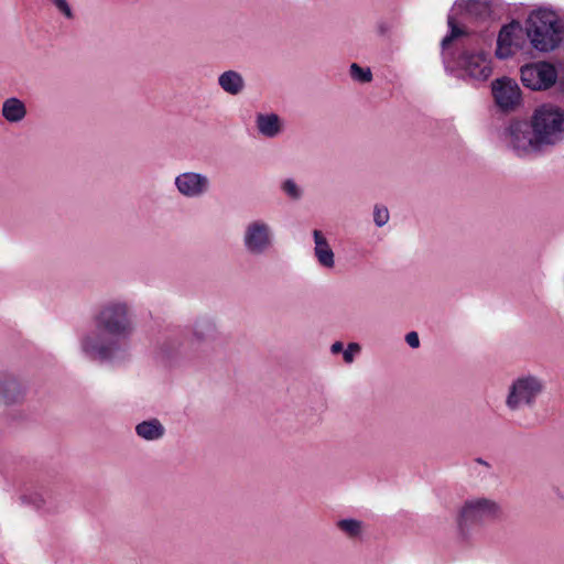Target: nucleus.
Masks as SVG:
<instances>
[{
  "label": "nucleus",
  "mask_w": 564,
  "mask_h": 564,
  "mask_svg": "<svg viewBox=\"0 0 564 564\" xmlns=\"http://www.w3.org/2000/svg\"><path fill=\"white\" fill-rule=\"evenodd\" d=\"M389 210L384 206L376 205L373 208V221L378 227L384 226L389 221Z\"/></svg>",
  "instance_id": "b1692460"
},
{
  "label": "nucleus",
  "mask_w": 564,
  "mask_h": 564,
  "mask_svg": "<svg viewBox=\"0 0 564 564\" xmlns=\"http://www.w3.org/2000/svg\"><path fill=\"white\" fill-rule=\"evenodd\" d=\"M477 462H478V463H480V464H485V465H486V463H485V462H482L480 458H479V459H477Z\"/></svg>",
  "instance_id": "7c9ffc66"
},
{
  "label": "nucleus",
  "mask_w": 564,
  "mask_h": 564,
  "mask_svg": "<svg viewBox=\"0 0 564 564\" xmlns=\"http://www.w3.org/2000/svg\"><path fill=\"white\" fill-rule=\"evenodd\" d=\"M242 245L252 257L267 254L274 245L272 226L261 218L248 221L242 231Z\"/></svg>",
  "instance_id": "423d86ee"
},
{
  "label": "nucleus",
  "mask_w": 564,
  "mask_h": 564,
  "mask_svg": "<svg viewBox=\"0 0 564 564\" xmlns=\"http://www.w3.org/2000/svg\"><path fill=\"white\" fill-rule=\"evenodd\" d=\"M24 395V388L21 382L11 376L0 378V402L12 404L20 401Z\"/></svg>",
  "instance_id": "2eb2a0df"
},
{
  "label": "nucleus",
  "mask_w": 564,
  "mask_h": 564,
  "mask_svg": "<svg viewBox=\"0 0 564 564\" xmlns=\"http://www.w3.org/2000/svg\"><path fill=\"white\" fill-rule=\"evenodd\" d=\"M448 24L451 26V35L446 36L442 45L445 47L453 39H456L460 34V30L454 24L452 17L448 18Z\"/></svg>",
  "instance_id": "a878e982"
},
{
  "label": "nucleus",
  "mask_w": 564,
  "mask_h": 564,
  "mask_svg": "<svg viewBox=\"0 0 564 564\" xmlns=\"http://www.w3.org/2000/svg\"><path fill=\"white\" fill-rule=\"evenodd\" d=\"M258 132L265 138H275L283 131V120L276 113H258L256 117Z\"/></svg>",
  "instance_id": "4468645a"
},
{
  "label": "nucleus",
  "mask_w": 564,
  "mask_h": 564,
  "mask_svg": "<svg viewBox=\"0 0 564 564\" xmlns=\"http://www.w3.org/2000/svg\"><path fill=\"white\" fill-rule=\"evenodd\" d=\"M219 335L215 319L210 317L197 318L192 327V345L205 346L217 340Z\"/></svg>",
  "instance_id": "f8f14e48"
},
{
  "label": "nucleus",
  "mask_w": 564,
  "mask_h": 564,
  "mask_svg": "<svg viewBox=\"0 0 564 564\" xmlns=\"http://www.w3.org/2000/svg\"><path fill=\"white\" fill-rule=\"evenodd\" d=\"M172 345H173V341L172 340H166L164 344H163V350L166 355H172L173 352V348H172Z\"/></svg>",
  "instance_id": "c756f323"
},
{
  "label": "nucleus",
  "mask_w": 564,
  "mask_h": 564,
  "mask_svg": "<svg viewBox=\"0 0 564 564\" xmlns=\"http://www.w3.org/2000/svg\"><path fill=\"white\" fill-rule=\"evenodd\" d=\"M544 381L534 375H522L514 379L509 387L506 398V405L511 411L522 406H533L536 399L544 391Z\"/></svg>",
  "instance_id": "39448f33"
},
{
  "label": "nucleus",
  "mask_w": 564,
  "mask_h": 564,
  "mask_svg": "<svg viewBox=\"0 0 564 564\" xmlns=\"http://www.w3.org/2000/svg\"><path fill=\"white\" fill-rule=\"evenodd\" d=\"M98 332L85 333L79 339L82 354L94 361L113 360L121 351L120 340L135 330L132 306L121 299L104 302L94 316Z\"/></svg>",
  "instance_id": "f257e3e1"
},
{
  "label": "nucleus",
  "mask_w": 564,
  "mask_h": 564,
  "mask_svg": "<svg viewBox=\"0 0 564 564\" xmlns=\"http://www.w3.org/2000/svg\"><path fill=\"white\" fill-rule=\"evenodd\" d=\"M1 113L8 122L17 123L25 118L26 107L19 98L11 97L3 101Z\"/></svg>",
  "instance_id": "a211bd4d"
},
{
  "label": "nucleus",
  "mask_w": 564,
  "mask_h": 564,
  "mask_svg": "<svg viewBox=\"0 0 564 564\" xmlns=\"http://www.w3.org/2000/svg\"><path fill=\"white\" fill-rule=\"evenodd\" d=\"M457 65L469 77L477 80H486L492 73L490 55L481 47L464 45L457 57Z\"/></svg>",
  "instance_id": "0eeeda50"
},
{
  "label": "nucleus",
  "mask_w": 564,
  "mask_h": 564,
  "mask_svg": "<svg viewBox=\"0 0 564 564\" xmlns=\"http://www.w3.org/2000/svg\"><path fill=\"white\" fill-rule=\"evenodd\" d=\"M502 506L495 499L476 496L466 499L457 512V525L460 533L466 536L471 525H482L502 518Z\"/></svg>",
  "instance_id": "20e7f679"
},
{
  "label": "nucleus",
  "mask_w": 564,
  "mask_h": 564,
  "mask_svg": "<svg viewBox=\"0 0 564 564\" xmlns=\"http://www.w3.org/2000/svg\"><path fill=\"white\" fill-rule=\"evenodd\" d=\"M525 34L536 51L553 52L564 41V20L553 10H534L525 20Z\"/></svg>",
  "instance_id": "7ed1b4c3"
},
{
  "label": "nucleus",
  "mask_w": 564,
  "mask_h": 564,
  "mask_svg": "<svg viewBox=\"0 0 564 564\" xmlns=\"http://www.w3.org/2000/svg\"><path fill=\"white\" fill-rule=\"evenodd\" d=\"M344 349V345L341 341H335L332 346H330V351L336 355V354H339L340 351H343Z\"/></svg>",
  "instance_id": "c85d7f7f"
},
{
  "label": "nucleus",
  "mask_w": 564,
  "mask_h": 564,
  "mask_svg": "<svg viewBox=\"0 0 564 564\" xmlns=\"http://www.w3.org/2000/svg\"><path fill=\"white\" fill-rule=\"evenodd\" d=\"M135 434L148 442L162 438L165 434V427L158 419L142 421L135 425Z\"/></svg>",
  "instance_id": "f3484780"
},
{
  "label": "nucleus",
  "mask_w": 564,
  "mask_h": 564,
  "mask_svg": "<svg viewBox=\"0 0 564 564\" xmlns=\"http://www.w3.org/2000/svg\"><path fill=\"white\" fill-rule=\"evenodd\" d=\"M492 95L496 104L505 111L513 110L521 100V91L518 84L507 77L492 83Z\"/></svg>",
  "instance_id": "9b49d317"
},
{
  "label": "nucleus",
  "mask_w": 564,
  "mask_h": 564,
  "mask_svg": "<svg viewBox=\"0 0 564 564\" xmlns=\"http://www.w3.org/2000/svg\"><path fill=\"white\" fill-rule=\"evenodd\" d=\"M525 35V28L517 21L502 26L497 39V57L506 59L521 51L527 43Z\"/></svg>",
  "instance_id": "1a4fd4ad"
},
{
  "label": "nucleus",
  "mask_w": 564,
  "mask_h": 564,
  "mask_svg": "<svg viewBox=\"0 0 564 564\" xmlns=\"http://www.w3.org/2000/svg\"><path fill=\"white\" fill-rule=\"evenodd\" d=\"M178 194L185 198H200L210 191V180L206 174L186 171L174 180Z\"/></svg>",
  "instance_id": "9d476101"
},
{
  "label": "nucleus",
  "mask_w": 564,
  "mask_h": 564,
  "mask_svg": "<svg viewBox=\"0 0 564 564\" xmlns=\"http://www.w3.org/2000/svg\"><path fill=\"white\" fill-rule=\"evenodd\" d=\"M337 528L347 536L356 538L360 535L362 531V523L355 519H343L337 522Z\"/></svg>",
  "instance_id": "aec40b11"
},
{
  "label": "nucleus",
  "mask_w": 564,
  "mask_h": 564,
  "mask_svg": "<svg viewBox=\"0 0 564 564\" xmlns=\"http://www.w3.org/2000/svg\"><path fill=\"white\" fill-rule=\"evenodd\" d=\"M564 141V109L546 102L538 106L530 121H512L507 129L508 145L527 156Z\"/></svg>",
  "instance_id": "f03ea898"
},
{
  "label": "nucleus",
  "mask_w": 564,
  "mask_h": 564,
  "mask_svg": "<svg viewBox=\"0 0 564 564\" xmlns=\"http://www.w3.org/2000/svg\"><path fill=\"white\" fill-rule=\"evenodd\" d=\"M23 499L41 512L54 513L57 511L55 498L48 492H33L30 496H25Z\"/></svg>",
  "instance_id": "6ab92c4d"
},
{
  "label": "nucleus",
  "mask_w": 564,
  "mask_h": 564,
  "mask_svg": "<svg viewBox=\"0 0 564 564\" xmlns=\"http://www.w3.org/2000/svg\"><path fill=\"white\" fill-rule=\"evenodd\" d=\"M478 8L481 9V12H487L488 11L487 6H485L482 3H479V2H477L475 0H469L468 6H467L468 12L474 13V12L477 11Z\"/></svg>",
  "instance_id": "cd10ccee"
},
{
  "label": "nucleus",
  "mask_w": 564,
  "mask_h": 564,
  "mask_svg": "<svg viewBox=\"0 0 564 564\" xmlns=\"http://www.w3.org/2000/svg\"><path fill=\"white\" fill-rule=\"evenodd\" d=\"M281 189L289 198L293 200H299L303 196V189L293 178L284 180L281 183Z\"/></svg>",
  "instance_id": "412c9836"
},
{
  "label": "nucleus",
  "mask_w": 564,
  "mask_h": 564,
  "mask_svg": "<svg viewBox=\"0 0 564 564\" xmlns=\"http://www.w3.org/2000/svg\"><path fill=\"white\" fill-rule=\"evenodd\" d=\"M220 88L232 96L241 94L246 87L245 79L237 70H226L218 76Z\"/></svg>",
  "instance_id": "dca6fc26"
},
{
  "label": "nucleus",
  "mask_w": 564,
  "mask_h": 564,
  "mask_svg": "<svg viewBox=\"0 0 564 564\" xmlns=\"http://www.w3.org/2000/svg\"><path fill=\"white\" fill-rule=\"evenodd\" d=\"M520 74L522 84L532 90H546L555 84L557 78L556 68L547 62L523 65Z\"/></svg>",
  "instance_id": "6e6552de"
},
{
  "label": "nucleus",
  "mask_w": 564,
  "mask_h": 564,
  "mask_svg": "<svg viewBox=\"0 0 564 564\" xmlns=\"http://www.w3.org/2000/svg\"><path fill=\"white\" fill-rule=\"evenodd\" d=\"M405 341L412 348H417L420 346V338L415 332L408 333L405 335Z\"/></svg>",
  "instance_id": "bb28decb"
},
{
  "label": "nucleus",
  "mask_w": 564,
  "mask_h": 564,
  "mask_svg": "<svg viewBox=\"0 0 564 564\" xmlns=\"http://www.w3.org/2000/svg\"><path fill=\"white\" fill-rule=\"evenodd\" d=\"M350 76L360 83H369L372 79V74L369 68H362L358 64L352 63L349 69Z\"/></svg>",
  "instance_id": "4be33fe9"
},
{
  "label": "nucleus",
  "mask_w": 564,
  "mask_h": 564,
  "mask_svg": "<svg viewBox=\"0 0 564 564\" xmlns=\"http://www.w3.org/2000/svg\"><path fill=\"white\" fill-rule=\"evenodd\" d=\"M54 8L57 10L59 14H62L66 20H73L75 18V12L68 2V0H48Z\"/></svg>",
  "instance_id": "5701e85b"
},
{
  "label": "nucleus",
  "mask_w": 564,
  "mask_h": 564,
  "mask_svg": "<svg viewBox=\"0 0 564 564\" xmlns=\"http://www.w3.org/2000/svg\"><path fill=\"white\" fill-rule=\"evenodd\" d=\"M360 346L357 343H350L348 347L344 350V360L347 364H351L354 361L355 354L359 352Z\"/></svg>",
  "instance_id": "393cba45"
},
{
  "label": "nucleus",
  "mask_w": 564,
  "mask_h": 564,
  "mask_svg": "<svg viewBox=\"0 0 564 564\" xmlns=\"http://www.w3.org/2000/svg\"><path fill=\"white\" fill-rule=\"evenodd\" d=\"M314 238V256L321 267L325 269H333L335 267V254L330 248L326 237L321 230L313 231Z\"/></svg>",
  "instance_id": "ddd939ff"
}]
</instances>
